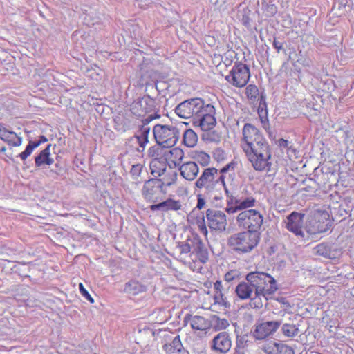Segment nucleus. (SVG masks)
I'll return each mask as SVG.
<instances>
[{
  "instance_id": "1",
  "label": "nucleus",
  "mask_w": 354,
  "mask_h": 354,
  "mask_svg": "<svg viewBox=\"0 0 354 354\" xmlns=\"http://www.w3.org/2000/svg\"><path fill=\"white\" fill-rule=\"evenodd\" d=\"M241 146L256 171L270 169L271 149L260 131L253 124L245 123L242 129Z\"/></svg>"
},
{
  "instance_id": "2",
  "label": "nucleus",
  "mask_w": 354,
  "mask_h": 354,
  "mask_svg": "<svg viewBox=\"0 0 354 354\" xmlns=\"http://www.w3.org/2000/svg\"><path fill=\"white\" fill-rule=\"evenodd\" d=\"M245 280L251 283L254 288V297L252 299L254 308H261L263 306L261 297L269 300L279 290L276 279L268 273L254 271L248 273Z\"/></svg>"
},
{
  "instance_id": "3",
  "label": "nucleus",
  "mask_w": 354,
  "mask_h": 354,
  "mask_svg": "<svg viewBox=\"0 0 354 354\" xmlns=\"http://www.w3.org/2000/svg\"><path fill=\"white\" fill-rule=\"evenodd\" d=\"M260 241V232L245 230L230 236L227 244L239 253H248L257 246Z\"/></svg>"
},
{
  "instance_id": "4",
  "label": "nucleus",
  "mask_w": 354,
  "mask_h": 354,
  "mask_svg": "<svg viewBox=\"0 0 354 354\" xmlns=\"http://www.w3.org/2000/svg\"><path fill=\"white\" fill-rule=\"evenodd\" d=\"M217 174L218 170L214 167L205 169L195 182V192H204L211 197L218 186L225 185L224 176L222 174L217 178Z\"/></svg>"
},
{
  "instance_id": "5",
  "label": "nucleus",
  "mask_w": 354,
  "mask_h": 354,
  "mask_svg": "<svg viewBox=\"0 0 354 354\" xmlns=\"http://www.w3.org/2000/svg\"><path fill=\"white\" fill-rule=\"evenodd\" d=\"M331 225L329 214L324 210L316 209L308 216L306 230L310 234H317L326 232Z\"/></svg>"
},
{
  "instance_id": "6",
  "label": "nucleus",
  "mask_w": 354,
  "mask_h": 354,
  "mask_svg": "<svg viewBox=\"0 0 354 354\" xmlns=\"http://www.w3.org/2000/svg\"><path fill=\"white\" fill-rule=\"evenodd\" d=\"M153 133L156 142L164 147L175 145L180 138V131L174 125L156 124Z\"/></svg>"
},
{
  "instance_id": "7",
  "label": "nucleus",
  "mask_w": 354,
  "mask_h": 354,
  "mask_svg": "<svg viewBox=\"0 0 354 354\" xmlns=\"http://www.w3.org/2000/svg\"><path fill=\"white\" fill-rule=\"evenodd\" d=\"M207 104L200 97H193L180 102L175 108V113L180 118L192 120L205 109Z\"/></svg>"
},
{
  "instance_id": "8",
  "label": "nucleus",
  "mask_w": 354,
  "mask_h": 354,
  "mask_svg": "<svg viewBox=\"0 0 354 354\" xmlns=\"http://www.w3.org/2000/svg\"><path fill=\"white\" fill-rule=\"evenodd\" d=\"M263 221V215L256 209L243 210L236 216L239 227L254 232H259Z\"/></svg>"
},
{
  "instance_id": "9",
  "label": "nucleus",
  "mask_w": 354,
  "mask_h": 354,
  "mask_svg": "<svg viewBox=\"0 0 354 354\" xmlns=\"http://www.w3.org/2000/svg\"><path fill=\"white\" fill-rule=\"evenodd\" d=\"M250 77L249 67L241 62H236L232 66L230 74L225 76V80L235 87L245 86Z\"/></svg>"
},
{
  "instance_id": "10",
  "label": "nucleus",
  "mask_w": 354,
  "mask_h": 354,
  "mask_svg": "<svg viewBox=\"0 0 354 354\" xmlns=\"http://www.w3.org/2000/svg\"><path fill=\"white\" fill-rule=\"evenodd\" d=\"M177 179V174L174 172L172 175V180L169 182H163L162 180L154 178L145 180L142 189V195L147 201H153L156 195L162 192L165 185L170 186L175 183Z\"/></svg>"
},
{
  "instance_id": "11",
  "label": "nucleus",
  "mask_w": 354,
  "mask_h": 354,
  "mask_svg": "<svg viewBox=\"0 0 354 354\" xmlns=\"http://www.w3.org/2000/svg\"><path fill=\"white\" fill-rule=\"evenodd\" d=\"M281 324V319L257 322L252 331V335L255 340H266L272 337Z\"/></svg>"
},
{
  "instance_id": "12",
  "label": "nucleus",
  "mask_w": 354,
  "mask_h": 354,
  "mask_svg": "<svg viewBox=\"0 0 354 354\" xmlns=\"http://www.w3.org/2000/svg\"><path fill=\"white\" fill-rule=\"evenodd\" d=\"M216 110L211 104H207L201 113L193 120L192 124L195 128H199L203 131H208L216 126V120L214 116Z\"/></svg>"
},
{
  "instance_id": "13",
  "label": "nucleus",
  "mask_w": 354,
  "mask_h": 354,
  "mask_svg": "<svg viewBox=\"0 0 354 354\" xmlns=\"http://www.w3.org/2000/svg\"><path fill=\"white\" fill-rule=\"evenodd\" d=\"M158 111L155 100L149 95H145L142 97H139L135 100L131 105V113L138 117L145 116L149 113H153V115L157 114Z\"/></svg>"
},
{
  "instance_id": "14",
  "label": "nucleus",
  "mask_w": 354,
  "mask_h": 354,
  "mask_svg": "<svg viewBox=\"0 0 354 354\" xmlns=\"http://www.w3.org/2000/svg\"><path fill=\"white\" fill-rule=\"evenodd\" d=\"M206 219L208 227L214 231L223 232L225 231L227 225L225 214L217 209H207Z\"/></svg>"
},
{
  "instance_id": "15",
  "label": "nucleus",
  "mask_w": 354,
  "mask_h": 354,
  "mask_svg": "<svg viewBox=\"0 0 354 354\" xmlns=\"http://www.w3.org/2000/svg\"><path fill=\"white\" fill-rule=\"evenodd\" d=\"M231 347V337L227 332L219 333L210 342L211 350L216 354H226Z\"/></svg>"
},
{
  "instance_id": "16",
  "label": "nucleus",
  "mask_w": 354,
  "mask_h": 354,
  "mask_svg": "<svg viewBox=\"0 0 354 354\" xmlns=\"http://www.w3.org/2000/svg\"><path fill=\"white\" fill-rule=\"evenodd\" d=\"M304 214L297 212H292L284 221L286 227L296 236L304 237L302 231L303 219Z\"/></svg>"
},
{
  "instance_id": "17",
  "label": "nucleus",
  "mask_w": 354,
  "mask_h": 354,
  "mask_svg": "<svg viewBox=\"0 0 354 354\" xmlns=\"http://www.w3.org/2000/svg\"><path fill=\"white\" fill-rule=\"evenodd\" d=\"M160 117V115L158 114H150L142 120L143 124L134 136V138L136 139V141L140 147L144 148L145 145L148 142V136L150 131V128L147 124L153 120L159 118Z\"/></svg>"
},
{
  "instance_id": "18",
  "label": "nucleus",
  "mask_w": 354,
  "mask_h": 354,
  "mask_svg": "<svg viewBox=\"0 0 354 354\" xmlns=\"http://www.w3.org/2000/svg\"><path fill=\"white\" fill-rule=\"evenodd\" d=\"M263 350L266 354H295L292 347L282 342H269L263 346Z\"/></svg>"
},
{
  "instance_id": "19",
  "label": "nucleus",
  "mask_w": 354,
  "mask_h": 354,
  "mask_svg": "<svg viewBox=\"0 0 354 354\" xmlns=\"http://www.w3.org/2000/svg\"><path fill=\"white\" fill-rule=\"evenodd\" d=\"M313 250L316 254L330 259H336L342 253L339 249L325 243L318 244Z\"/></svg>"
},
{
  "instance_id": "20",
  "label": "nucleus",
  "mask_w": 354,
  "mask_h": 354,
  "mask_svg": "<svg viewBox=\"0 0 354 354\" xmlns=\"http://www.w3.org/2000/svg\"><path fill=\"white\" fill-rule=\"evenodd\" d=\"M184 322L185 324L189 323L192 329L197 330H205L210 327L209 320L199 315L187 314L184 317Z\"/></svg>"
},
{
  "instance_id": "21",
  "label": "nucleus",
  "mask_w": 354,
  "mask_h": 354,
  "mask_svg": "<svg viewBox=\"0 0 354 354\" xmlns=\"http://www.w3.org/2000/svg\"><path fill=\"white\" fill-rule=\"evenodd\" d=\"M180 176L187 180L192 181L199 172L198 165L193 161L183 163L179 167Z\"/></svg>"
},
{
  "instance_id": "22",
  "label": "nucleus",
  "mask_w": 354,
  "mask_h": 354,
  "mask_svg": "<svg viewBox=\"0 0 354 354\" xmlns=\"http://www.w3.org/2000/svg\"><path fill=\"white\" fill-rule=\"evenodd\" d=\"M236 296L241 300L250 299V306L254 307L252 303L253 293L254 294V288L251 285L250 282L242 281L240 282L235 288Z\"/></svg>"
},
{
  "instance_id": "23",
  "label": "nucleus",
  "mask_w": 354,
  "mask_h": 354,
  "mask_svg": "<svg viewBox=\"0 0 354 354\" xmlns=\"http://www.w3.org/2000/svg\"><path fill=\"white\" fill-rule=\"evenodd\" d=\"M182 205L179 201H175L171 198H168L165 201L160 202L158 204L150 205V209L153 212H168V211H177L180 209Z\"/></svg>"
},
{
  "instance_id": "24",
  "label": "nucleus",
  "mask_w": 354,
  "mask_h": 354,
  "mask_svg": "<svg viewBox=\"0 0 354 354\" xmlns=\"http://www.w3.org/2000/svg\"><path fill=\"white\" fill-rule=\"evenodd\" d=\"M193 253H195L200 262L205 263L209 259V252L205 245L200 239L192 241Z\"/></svg>"
},
{
  "instance_id": "25",
  "label": "nucleus",
  "mask_w": 354,
  "mask_h": 354,
  "mask_svg": "<svg viewBox=\"0 0 354 354\" xmlns=\"http://www.w3.org/2000/svg\"><path fill=\"white\" fill-rule=\"evenodd\" d=\"M167 354H187L181 342L180 335L176 336L171 342L166 343L162 346Z\"/></svg>"
},
{
  "instance_id": "26",
  "label": "nucleus",
  "mask_w": 354,
  "mask_h": 354,
  "mask_svg": "<svg viewBox=\"0 0 354 354\" xmlns=\"http://www.w3.org/2000/svg\"><path fill=\"white\" fill-rule=\"evenodd\" d=\"M147 290V286L137 280H130L124 284V292L128 295H136Z\"/></svg>"
},
{
  "instance_id": "27",
  "label": "nucleus",
  "mask_w": 354,
  "mask_h": 354,
  "mask_svg": "<svg viewBox=\"0 0 354 354\" xmlns=\"http://www.w3.org/2000/svg\"><path fill=\"white\" fill-rule=\"evenodd\" d=\"M50 144L48 145L44 149L41 151L40 153L35 156V161L37 167L41 168L44 165H50L54 162L53 159L50 157Z\"/></svg>"
},
{
  "instance_id": "28",
  "label": "nucleus",
  "mask_w": 354,
  "mask_h": 354,
  "mask_svg": "<svg viewBox=\"0 0 354 354\" xmlns=\"http://www.w3.org/2000/svg\"><path fill=\"white\" fill-rule=\"evenodd\" d=\"M256 202H257L256 200L253 197H252V196L247 197L242 201L240 200L239 203H239L238 206H234V207H233V208L229 207L227 209V213L229 214H234L238 211H241V210H243V209L247 210L246 209L255 206Z\"/></svg>"
},
{
  "instance_id": "29",
  "label": "nucleus",
  "mask_w": 354,
  "mask_h": 354,
  "mask_svg": "<svg viewBox=\"0 0 354 354\" xmlns=\"http://www.w3.org/2000/svg\"><path fill=\"white\" fill-rule=\"evenodd\" d=\"M266 98V95L263 93H261L258 107V114L261 122L263 124V127L267 129L266 126H268V124L267 118V104Z\"/></svg>"
},
{
  "instance_id": "30",
  "label": "nucleus",
  "mask_w": 354,
  "mask_h": 354,
  "mask_svg": "<svg viewBox=\"0 0 354 354\" xmlns=\"http://www.w3.org/2000/svg\"><path fill=\"white\" fill-rule=\"evenodd\" d=\"M166 164L158 158L153 159L150 162V170L154 176H161L166 171Z\"/></svg>"
},
{
  "instance_id": "31",
  "label": "nucleus",
  "mask_w": 354,
  "mask_h": 354,
  "mask_svg": "<svg viewBox=\"0 0 354 354\" xmlns=\"http://www.w3.org/2000/svg\"><path fill=\"white\" fill-rule=\"evenodd\" d=\"M2 140L13 147H19L22 144V138L17 136L14 131L8 129L2 138Z\"/></svg>"
},
{
  "instance_id": "32",
  "label": "nucleus",
  "mask_w": 354,
  "mask_h": 354,
  "mask_svg": "<svg viewBox=\"0 0 354 354\" xmlns=\"http://www.w3.org/2000/svg\"><path fill=\"white\" fill-rule=\"evenodd\" d=\"M144 166L141 164L133 165L131 167L130 170V175L131 176L133 181V184L136 185V187H138L140 184L142 183V179L140 178L142 172L143 171Z\"/></svg>"
},
{
  "instance_id": "33",
  "label": "nucleus",
  "mask_w": 354,
  "mask_h": 354,
  "mask_svg": "<svg viewBox=\"0 0 354 354\" xmlns=\"http://www.w3.org/2000/svg\"><path fill=\"white\" fill-rule=\"evenodd\" d=\"M198 141V136L192 129H187L183 133V142L188 147H194Z\"/></svg>"
},
{
  "instance_id": "34",
  "label": "nucleus",
  "mask_w": 354,
  "mask_h": 354,
  "mask_svg": "<svg viewBox=\"0 0 354 354\" xmlns=\"http://www.w3.org/2000/svg\"><path fill=\"white\" fill-rule=\"evenodd\" d=\"M170 159L173 162L174 165L180 167V164L183 159L184 152L179 148H174L170 150Z\"/></svg>"
},
{
  "instance_id": "35",
  "label": "nucleus",
  "mask_w": 354,
  "mask_h": 354,
  "mask_svg": "<svg viewBox=\"0 0 354 354\" xmlns=\"http://www.w3.org/2000/svg\"><path fill=\"white\" fill-rule=\"evenodd\" d=\"M281 330L283 334L288 337H295L299 332V328L295 325L290 324H283Z\"/></svg>"
},
{
  "instance_id": "36",
  "label": "nucleus",
  "mask_w": 354,
  "mask_h": 354,
  "mask_svg": "<svg viewBox=\"0 0 354 354\" xmlns=\"http://www.w3.org/2000/svg\"><path fill=\"white\" fill-rule=\"evenodd\" d=\"M40 143L38 141H30L28 145L26 146V149L21 152L19 156L22 160H25L33 151V150L39 147Z\"/></svg>"
},
{
  "instance_id": "37",
  "label": "nucleus",
  "mask_w": 354,
  "mask_h": 354,
  "mask_svg": "<svg viewBox=\"0 0 354 354\" xmlns=\"http://www.w3.org/2000/svg\"><path fill=\"white\" fill-rule=\"evenodd\" d=\"M250 13L251 11L246 8L241 11L239 14L240 21H241L242 24L248 28L251 27V19L250 17Z\"/></svg>"
},
{
  "instance_id": "38",
  "label": "nucleus",
  "mask_w": 354,
  "mask_h": 354,
  "mask_svg": "<svg viewBox=\"0 0 354 354\" xmlns=\"http://www.w3.org/2000/svg\"><path fill=\"white\" fill-rule=\"evenodd\" d=\"M203 138L209 142H218L221 140V136L216 131L212 129L208 131H204Z\"/></svg>"
},
{
  "instance_id": "39",
  "label": "nucleus",
  "mask_w": 354,
  "mask_h": 354,
  "mask_svg": "<svg viewBox=\"0 0 354 354\" xmlns=\"http://www.w3.org/2000/svg\"><path fill=\"white\" fill-rule=\"evenodd\" d=\"M245 94L248 99L254 100L259 95V89L254 84H249L245 89Z\"/></svg>"
},
{
  "instance_id": "40",
  "label": "nucleus",
  "mask_w": 354,
  "mask_h": 354,
  "mask_svg": "<svg viewBox=\"0 0 354 354\" xmlns=\"http://www.w3.org/2000/svg\"><path fill=\"white\" fill-rule=\"evenodd\" d=\"M211 8L214 9L216 12H220L225 10L226 0H209Z\"/></svg>"
},
{
  "instance_id": "41",
  "label": "nucleus",
  "mask_w": 354,
  "mask_h": 354,
  "mask_svg": "<svg viewBox=\"0 0 354 354\" xmlns=\"http://www.w3.org/2000/svg\"><path fill=\"white\" fill-rule=\"evenodd\" d=\"M214 299L216 304L222 305L225 308H229L230 306V304L227 300V298L224 297L223 292H216Z\"/></svg>"
},
{
  "instance_id": "42",
  "label": "nucleus",
  "mask_w": 354,
  "mask_h": 354,
  "mask_svg": "<svg viewBox=\"0 0 354 354\" xmlns=\"http://www.w3.org/2000/svg\"><path fill=\"white\" fill-rule=\"evenodd\" d=\"M262 6L267 16H274L277 12V7L274 4L263 3Z\"/></svg>"
},
{
  "instance_id": "43",
  "label": "nucleus",
  "mask_w": 354,
  "mask_h": 354,
  "mask_svg": "<svg viewBox=\"0 0 354 354\" xmlns=\"http://www.w3.org/2000/svg\"><path fill=\"white\" fill-rule=\"evenodd\" d=\"M230 324L228 320L224 318L217 317L216 320L215 328L218 330H221L227 328L229 326Z\"/></svg>"
},
{
  "instance_id": "44",
  "label": "nucleus",
  "mask_w": 354,
  "mask_h": 354,
  "mask_svg": "<svg viewBox=\"0 0 354 354\" xmlns=\"http://www.w3.org/2000/svg\"><path fill=\"white\" fill-rule=\"evenodd\" d=\"M240 199H237L234 197L232 195L227 197V206L225 207V211L227 212V209L230 207H234V206H238Z\"/></svg>"
},
{
  "instance_id": "45",
  "label": "nucleus",
  "mask_w": 354,
  "mask_h": 354,
  "mask_svg": "<svg viewBox=\"0 0 354 354\" xmlns=\"http://www.w3.org/2000/svg\"><path fill=\"white\" fill-rule=\"evenodd\" d=\"M197 158L198 161L201 162V164L204 166L208 165L210 160L209 156L207 153L203 151L200 152L197 155Z\"/></svg>"
},
{
  "instance_id": "46",
  "label": "nucleus",
  "mask_w": 354,
  "mask_h": 354,
  "mask_svg": "<svg viewBox=\"0 0 354 354\" xmlns=\"http://www.w3.org/2000/svg\"><path fill=\"white\" fill-rule=\"evenodd\" d=\"M197 224L200 232L206 236L208 233V230L205 224V217L203 216L201 219H198L197 221Z\"/></svg>"
},
{
  "instance_id": "47",
  "label": "nucleus",
  "mask_w": 354,
  "mask_h": 354,
  "mask_svg": "<svg viewBox=\"0 0 354 354\" xmlns=\"http://www.w3.org/2000/svg\"><path fill=\"white\" fill-rule=\"evenodd\" d=\"M206 195L207 194H204V192H198L196 207L199 209H201L205 207V197Z\"/></svg>"
},
{
  "instance_id": "48",
  "label": "nucleus",
  "mask_w": 354,
  "mask_h": 354,
  "mask_svg": "<svg viewBox=\"0 0 354 354\" xmlns=\"http://www.w3.org/2000/svg\"><path fill=\"white\" fill-rule=\"evenodd\" d=\"M245 342L246 340L243 337L237 339L236 354H244L243 351H242V349L244 348V343Z\"/></svg>"
},
{
  "instance_id": "49",
  "label": "nucleus",
  "mask_w": 354,
  "mask_h": 354,
  "mask_svg": "<svg viewBox=\"0 0 354 354\" xmlns=\"http://www.w3.org/2000/svg\"><path fill=\"white\" fill-rule=\"evenodd\" d=\"M239 277V274L237 272V271L236 270H230L229 272H227L225 274V280L227 281V282H230V281H232L233 280H234L235 279H237Z\"/></svg>"
},
{
  "instance_id": "50",
  "label": "nucleus",
  "mask_w": 354,
  "mask_h": 354,
  "mask_svg": "<svg viewBox=\"0 0 354 354\" xmlns=\"http://www.w3.org/2000/svg\"><path fill=\"white\" fill-rule=\"evenodd\" d=\"M79 289L80 292L82 295L83 297H85L88 301H89L91 303H94V299L91 297V295L88 293V292L84 288L82 283L79 284Z\"/></svg>"
},
{
  "instance_id": "51",
  "label": "nucleus",
  "mask_w": 354,
  "mask_h": 354,
  "mask_svg": "<svg viewBox=\"0 0 354 354\" xmlns=\"http://www.w3.org/2000/svg\"><path fill=\"white\" fill-rule=\"evenodd\" d=\"M180 252L183 254H187L191 252L192 248V245H191L189 243H182L179 245Z\"/></svg>"
},
{
  "instance_id": "52",
  "label": "nucleus",
  "mask_w": 354,
  "mask_h": 354,
  "mask_svg": "<svg viewBox=\"0 0 354 354\" xmlns=\"http://www.w3.org/2000/svg\"><path fill=\"white\" fill-rule=\"evenodd\" d=\"M272 46L277 50V53H279L280 50H283V44L278 41L276 38H274L273 40Z\"/></svg>"
},
{
  "instance_id": "53",
  "label": "nucleus",
  "mask_w": 354,
  "mask_h": 354,
  "mask_svg": "<svg viewBox=\"0 0 354 354\" xmlns=\"http://www.w3.org/2000/svg\"><path fill=\"white\" fill-rule=\"evenodd\" d=\"M297 62L301 64L304 66H308H308H310V59H307L306 57H301L299 58L297 60Z\"/></svg>"
},
{
  "instance_id": "54",
  "label": "nucleus",
  "mask_w": 354,
  "mask_h": 354,
  "mask_svg": "<svg viewBox=\"0 0 354 354\" xmlns=\"http://www.w3.org/2000/svg\"><path fill=\"white\" fill-rule=\"evenodd\" d=\"M277 301L283 305L285 308H290V304L286 298L280 297L277 298Z\"/></svg>"
},
{
  "instance_id": "55",
  "label": "nucleus",
  "mask_w": 354,
  "mask_h": 354,
  "mask_svg": "<svg viewBox=\"0 0 354 354\" xmlns=\"http://www.w3.org/2000/svg\"><path fill=\"white\" fill-rule=\"evenodd\" d=\"M277 144L280 147L288 148L289 142H288V140H285L283 138H280L278 140Z\"/></svg>"
},
{
  "instance_id": "56",
  "label": "nucleus",
  "mask_w": 354,
  "mask_h": 354,
  "mask_svg": "<svg viewBox=\"0 0 354 354\" xmlns=\"http://www.w3.org/2000/svg\"><path fill=\"white\" fill-rule=\"evenodd\" d=\"M214 288L216 290V292H222V282L221 281H216L214 284Z\"/></svg>"
},
{
  "instance_id": "57",
  "label": "nucleus",
  "mask_w": 354,
  "mask_h": 354,
  "mask_svg": "<svg viewBox=\"0 0 354 354\" xmlns=\"http://www.w3.org/2000/svg\"><path fill=\"white\" fill-rule=\"evenodd\" d=\"M7 129L0 124V139L2 140Z\"/></svg>"
},
{
  "instance_id": "58",
  "label": "nucleus",
  "mask_w": 354,
  "mask_h": 354,
  "mask_svg": "<svg viewBox=\"0 0 354 354\" xmlns=\"http://www.w3.org/2000/svg\"><path fill=\"white\" fill-rule=\"evenodd\" d=\"M47 140H48L47 138L44 136H41L39 137V142L41 145V143H44V142H47Z\"/></svg>"
},
{
  "instance_id": "59",
  "label": "nucleus",
  "mask_w": 354,
  "mask_h": 354,
  "mask_svg": "<svg viewBox=\"0 0 354 354\" xmlns=\"http://www.w3.org/2000/svg\"><path fill=\"white\" fill-rule=\"evenodd\" d=\"M222 187H223L224 188V189H225V194H226L227 197V196H230V195H232V194L230 192V191L228 190V189L226 187L225 185L224 186H222Z\"/></svg>"
},
{
  "instance_id": "60",
  "label": "nucleus",
  "mask_w": 354,
  "mask_h": 354,
  "mask_svg": "<svg viewBox=\"0 0 354 354\" xmlns=\"http://www.w3.org/2000/svg\"><path fill=\"white\" fill-rule=\"evenodd\" d=\"M229 167H230V165H226L225 167H224L223 168L221 169V173H222V174L225 173L228 170Z\"/></svg>"
},
{
  "instance_id": "61",
  "label": "nucleus",
  "mask_w": 354,
  "mask_h": 354,
  "mask_svg": "<svg viewBox=\"0 0 354 354\" xmlns=\"http://www.w3.org/2000/svg\"><path fill=\"white\" fill-rule=\"evenodd\" d=\"M6 151V148L5 147H3L0 149V151L2 153H4Z\"/></svg>"
},
{
  "instance_id": "62",
  "label": "nucleus",
  "mask_w": 354,
  "mask_h": 354,
  "mask_svg": "<svg viewBox=\"0 0 354 354\" xmlns=\"http://www.w3.org/2000/svg\"><path fill=\"white\" fill-rule=\"evenodd\" d=\"M59 171H60V169H59L58 171H53V170H51L50 172H55L56 174H58Z\"/></svg>"
},
{
  "instance_id": "63",
  "label": "nucleus",
  "mask_w": 354,
  "mask_h": 354,
  "mask_svg": "<svg viewBox=\"0 0 354 354\" xmlns=\"http://www.w3.org/2000/svg\"><path fill=\"white\" fill-rule=\"evenodd\" d=\"M268 133H269V136L270 137L271 136H272V133H271L270 131H268Z\"/></svg>"
},
{
  "instance_id": "64",
  "label": "nucleus",
  "mask_w": 354,
  "mask_h": 354,
  "mask_svg": "<svg viewBox=\"0 0 354 354\" xmlns=\"http://www.w3.org/2000/svg\"><path fill=\"white\" fill-rule=\"evenodd\" d=\"M268 133H269V136L270 137L271 136H272V133H271L270 131H268Z\"/></svg>"
}]
</instances>
